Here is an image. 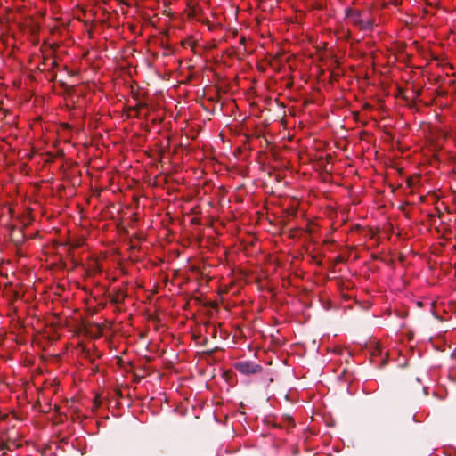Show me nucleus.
<instances>
[{
  "label": "nucleus",
  "mask_w": 456,
  "mask_h": 456,
  "mask_svg": "<svg viewBox=\"0 0 456 456\" xmlns=\"http://www.w3.org/2000/svg\"><path fill=\"white\" fill-rule=\"evenodd\" d=\"M235 369L242 374L249 375L261 370V366L251 361H241L235 364Z\"/></svg>",
  "instance_id": "nucleus-2"
},
{
  "label": "nucleus",
  "mask_w": 456,
  "mask_h": 456,
  "mask_svg": "<svg viewBox=\"0 0 456 456\" xmlns=\"http://www.w3.org/2000/svg\"><path fill=\"white\" fill-rule=\"evenodd\" d=\"M347 18L352 23L358 26L362 30H370L372 28V21L367 13L353 12L348 14Z\"/></svg>",
  "instance_id": "nucleus-1"
}]
</instances>
